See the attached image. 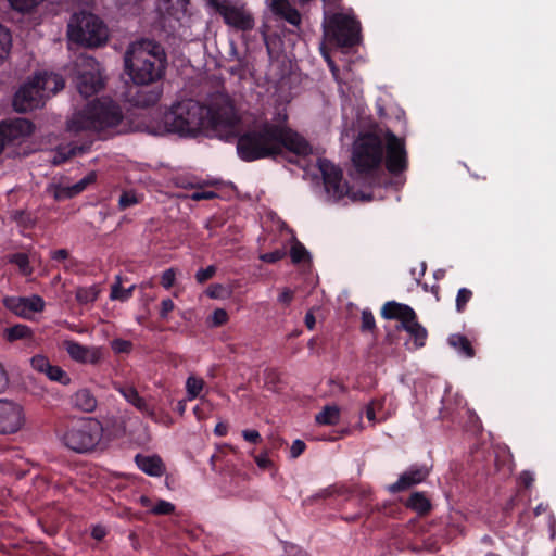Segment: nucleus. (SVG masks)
I'll list each match as a JSON object with an SVG mask.
<instances>
[{
	"label": "nucleus",
	"mask_w": 556,
	"mask_h": 556,
	"mask_svg": "<svg viewBox=\"0 0 556 556\" xmlns=\"http://www.w3.org/2000/svg\"><path fill=\"white\" fill-rule=\"evenodd\" d=\"M383 160V144L374 134L359 136L352 152L353 169L349 173L350 181L344 180L342 170L325 159H318L315 167L321 174L325 195L333 202L345 198L353 202H368L372 199L371 189L379 185V173Z\"/></svg>",
	"instance_id": "1"
},
{
	"label": "nucleus",
	"mask_w": 556,
	"mask_h": 556,
	"mask_svg": "<svg viewBox=\"0 0 556 556\" xmlns=\"http://www.w3.org/2000/svg\"><path fill=\"white\" fill-rule=\"evenodd\" d=\"M288 115L278 114L277 119L264 121L238 134L237 153L244 162L276 159L285 152L292 156L289 162L306 168V157L312 152L309 142L287 124Z\"/></svg>",
	"instance_id": "2"
},
{
	"label": "nucleus",
	"mask_w": 556,
	"mask_h": 556,
	"mask_svg": "<svg viewBox=\"0 0 556 556\" xmlns=\"http://www.w3.org/2000/svg\"><path fill=\"white\" fill-rule=\"evenodd\" d=\"M124 62L132 81L136 85L148 86L164 75L166 54L160 43L141 39L128 47Z\"/></svg>",
	"instance_id": "3"
},
{
	"label": "nucleus",
	"mask_w": 556,
	"mask_h": 556,
	"mask_svg": "<svg viewBox=\"0 0 556 556\" xmlns=\"http://www.w3.org/2000/svg\"><path fill=\"white\" fill-rule=\"evenodd\" d=\"M124 114L118 103L110 98L97 99L75 113L67 122V130L75 135L81 131L103 132L115 129Z\"/></svg>",
	"instance_id": "4"
},
{
	"label": "nucleus",
	"mask_w": 556,
	"mask_h": 556,
	"mask_svg": "<svg viewBox=\"0 0 556 556\" xmlns=\"http://www.w3.org/2000/svg\"><path fill=\"white\" fill-rule=\"evenodd\" d=\"M205 106V128L212 130L219 139L229 141L238 136L241 117L228 94H212Z\"/></svg>",
	"instance_id": "5"
},
{
	"label": "nucleus",
	"mask_w": 556,
	"mask_h": 556,
	"mask_svg": "<svg viewBox=\"0 0 556 556\" xmlns=\"http://www.w3.org/2000/svg\"><path fill=\"white\" fill-rule=\"evenodd\" d=\"M324 36L336 52L350 53L361 43V23L341 10L324 13Z\"/></svg>",
	"instance_id": "6"
},
{
	"label": "nucleus",
	"mask_w": 556,
	"mask_h": 556,
	"mask_svg": "<svg viewBox=\"0 0 556 556\" xmlns=\"http://www.w3.org/2000/svg\"><path fill=\"white\" fill-rule=\"evenodd\" d=\"M167 131L181 137H194L205 128V106L192 99L172 105L164 115Z\"/></svg>",
	"instance_id": "7"
},
{
	"label": "nucleus",
	"mask_w": 556,
	"mask_h": 556,
	"mask_svg": "<svg viewBox=\"0 0 556 556\" xmlns=\"http://www.w3.org/2000/svg\"><path fill=\"white\" fill-rule=\"evenodd\" d=\"M102 437V424L97 419L86 418L66 428L60 439L68 450L78 454H86L92 452L99 445Z\"/></svg>",
	"instance_id": "8"
},
{
	"label": "nucleus",
	"mask_w": 556,
	"mask_h": 556,
	"mask_svg": "<svg viewBox=\"0 0 556 556\" xmlns=\"http://www.w3.org/2000/svg\"><path fill=\"white\" fill-rule=\"evenodd\" d=\"M71 41L87 47H99L108 39V29L94 14L86 11L74 13L67 25Z\"/></svg>",
	"instance_id": "9"
},
{
	"label": "nucleus",
	"mask_w": 556,
	"mask_h": 556,
	"mask_svg": "<svg viewBox=\"0 0 556 556\" xmlns=\"http://www.w3.org/2000/svg\"><path fill=\"white\" fill-rule=\"evenodd\" d=\"M76 87L84 98L98 93L104 87L99 62L90 55H79L76 61Z\"/></svg>",
	"instance_id": "10"
},
{
	"label": "nucleus",
	"mask_w": 556,
	"mask_h": 556,
	"mask_svg": "<svg viewBox=\"0 0 556 556\" xmlns=\"http://www.w3.org/2000/svg\"><path fill=\"white\" fill-rule=\"evenodd\" d=\"M405 142L392 131L386 134V167L391 175H400L407 168Z\"/></svg>",
	"instance_id": "11"
},
{
	"label": "nucleus",
	"mask_w": 556,
	"mask_h": 556,
	"mask_svg": "<svg viewBox=\"0 0 556 556\" xmlns=\"http://www.w3.org/2000/svg\"><path fill=\"white\" fill-rule=\"evenodd\" d=\"M25 424L23 407L12 401L0 399V434L17 433Z\"/></svg>",
	"instance_id": "12"
},
{
	"label": "nucleus",
	"mask_w": 556,
	"mask_h": 556,
	"mask_svg": "<svg viewBox=\"0 0 556 556\" xmlns=\"http://www.w3.org/2000/svg\"><path fill=\"white\" fill-rule=\"evenodd\" d=\"M42 104L43 93L33 79L22 85L13 98V106L17 112H28Z\"/></svg>",
	"instance_id": "13"
},
{
	"label": "nucleus",
	"mask_w": 556,
	"mask_h": 556,
	"mask_svg": "<svg viewBox=\"0 0 556 556\" xmlns=\"http://www.w3.org/2000/svg\"><path fill=\"white\" fill-rule=\"evenodd\" d=\"M219 14L225 23L238 30L247 31L254 27V17L242 7L222 3L217 5Z\"/></svg>",
	"instance_id": "14"
},
{
	"label": "nucleus",
	"mask_w": 556,
	"mask_h": 556,
	"mask_svg": "<svg viewBox=\"0 0 556 556\" xmlns=\"http://www.w3.org/2000/svg\"><path fill=\"white\" fill-rule=\"evenodd\" d=\"M429 475L430 469L427 465H412L399 477L396 482L388 486V490L393 494L406 491L424 482L429 477Z\"/></svg>",
	"instance_id": "15"
},
{
	"label": "nucleus",
	"mask_w": 556,
	"mask_h": 556,
	"mask_svg": "<svg viewBox=\"0 0 556 556\" xmlns=\"http://www.w3.org/2000/svg\"><path fill=\"white\" fill-rule=\"evenodd\" d=\"M265 4L276 20L283 21L293 27L301 25V13L290 0H265Z\"/></svg>",
	"instance_id": "16"
},
{
	"label": "nucleus",
	"mask_w": 556,
	"mask_h": 556,
	"mask_svg": "<svg viewBox=\"0 0 556 556\" xmlns=\"http://www.w3.org/2000/svg\"><path fill=\"white\" fill-rule=\"evenodd\" d=\"M64 349L70 357L81 364H98L102 358V350L97 346H86L74 340L64 341Z\"/></svg>",
	"instance_id": "17"
},
{
	"label": "nucleus",
	"mask_w": 556,
	"mask_h": 556,
	"mask_svg": "<svg viewBox=\"0 0 556 556\" xmlns=\"http://www.w3.org/2000/svg\"><path fill=\"white\" fill-rule=\"evenodd\" d=\"M5 305L17 316L23 318H30L35 313L43 311L45 301L39 295H31L28 298L20 296L7 299Z\"/></svg>",
	"instance_id": "18"
},
{
	"label": "nucleus",
	"mask_w": 556,
	"mask_h": 556,
	"mask_svg": "<svg viewBox=\"0 0 556 556\" xmlns=\"http://www.w3.org/2000/svg\"><path fill=\"white\" fill-rule=\"evenodd\" d=\"M33 80L43 93V100L55 94L65 86L63 77L55 73H38L34 76Z\"/></svg>",
	"instance_id": "19"
},
{
	"label": "nucleus",
	"mask_w": 556,
	"mask_h": 556,
	"mask_svg": "<svg viewBox=\"0 0 556 556\" xmlns=\"http://www.w3.org/2000/svg\"><path fill=\"white\" fill-rule=\"evenodd\" d=\"M381 316L389 320H399L401 326L415 317V311L407 304L389 301L381 308Z\"/></svg>",
	"instance_id": "20"
},
{
	"label": "nucleus",
	"mask_w": 556,
	"mask_h": 556,
	"mask_svg": "<svg viewBox=\"0 0 556 556\" xmlns=\"http://www.w3.org/2000/svg\"><path fill=\"white\" fill-rule=\"evenodd\" d=\"M115 389L121 393V395L132 406H135L139 412L146 414L147 416L153 418L154 412L150 408L146 400L139 395L137 389L131 384L118 386Z\"/></svg>",
	"instance_id": "21"
},
{
	"label": "nucleus",
	"mask_w": 556,
	"mask_h": 556,
	"mask_svg": "<svg viewBox=\"0 0 556 556\" xmlns=\"http://www.w3.org/2000/svg\"><path fill=\"white\" fill-rule=\"evenodd\" d=\"M135 462L138 468L148 476L161 477L165 472L164 463L157 455L146 456L137 454Z\"/></svg>",
	"instance_id": "22"
},
{
	"label": "nucleus",
	"mask_w": 556,
	"mask_h": 556,
	"mask_svg": "<svg viewBox=\"0 0 556 556\" xmlns=\"http://www.w3.org/2000/svg\"><path fill=\"white\" fill-rule=\"evenodd\" d=\"M97 179V174L90 172L84 178L72 186H60L55 190V199L63 200L73 198L83 192L89 185L93 184Z\"/></svg>",
	"instance_id": "23"
},
{
	"label": "nucleus",
	"mask_w": 556,
	"mask_h": 556,
	"mask_svg": "<svg viewBox=\"0 0 556 556\" xmlns=\"http://www.w3.org/2000/svg\"><path fill=\"white\" fill-rule=\"evenodd\" d=\"M71 404L80 412L92 413L98 406V400L89 389L83 388L71 396Z\"/></svg>",
	"instance_id": "24"
},
{
	"label": "nucleus",
	"mask_w": 556,
	"mask_h": 556,
	"mask_svg": "<svg viewBox=\"0 0 556 556\" xmlns=\"http://www.w3.org/2000/svg\"><path fill=\"white\" fill-rule=\"evenodd\" d=\"M189 0H159L157 9L176 21H181L188 13Z\"/></svg>",
	"instance_id": "25"
},
{
	"label": "nucleus",
	"mask_w": 556,
	"mask_h": 556,
	"mask_svg": "<svg viewBox=\"0 0 556 556\" xmlns=\"http://www.w3.org/2000/svg\"><path fill=\"white\" fill-rule=\"evenodd\" d=\"M161 96L162 90L157 87H141L131 96L130 101L136 106L148 108L154 105Z\"/></svg>",
	"instance_id": "26"
},
{
	"label": "nucleus",
	"mask_w": 556,
	"mask_h": 556,
	"mask_svg": "<svg viewBox=\"0 0 556 556\" xmlns=\"http://www.w3.org/2000/svg\"><path fill=\"white\" fill-rule=\"evenodd\" d=\"M92 142V140H89L81 144L71 143L66 147L59 148L53 157V164L59 165L61 163H64L72 156L85 154L90 150Z\"/></svg>",
	"instance_id": "27"
},
{
	"label": "nucleus",
	"mask_w": 556,
	"mask_h": 556,
	"mask_svg": "<svg viewBox=\"0 0 556 556\" xmlns=\"http://www.w3.org/2000/svg\"><path fill=\"white\" fill-rule=\"evenodd\" d=\"M401 328L407 331L414 339V345L416 349L425 346L428 337V331L421 324L418 323L416 314L413 319H409V321L404 323L401 326Z\"/></svg>",
	"instance_id": "28"
},
{
	"label": "nucleus",
	"mask_w": 556,
	"mask_h": 556,
	"mask_svg": "<svg viewBox=\"0 0 556 556\" xmlns=\"http://www.w3.org/2000/svg\"><path fill=\"white\" fill-rule=\"evenodd\" d=\"M405 506L420 516L430 513L432 505L430 500L422 492H414L405 502Z\"/></svg>",
	"instance_id": "29"
},
{
	"label": "nucleus",
	"mask_w": 556,
	"mask_h": 556,
	"mask_svg": "<svg viewBox=\"0 0 556 556\" xmlns=\"http://www.w3.org/2000/svg\"><path fill=\"white\" fill-rule=\"evenodd\" d=\"M448 344L458 353L467 358H472L476 354L470 340L462 333H453L447 339Z\"/></svg>",
	"instance_id": "30"
},
{
	"label": "nucleus",
	"mask_w": 556,
	"mask_h": 556,
	"mask_svg": "<svg viewBox=\"0 0 556 556\" xmlns=\"http://www.w3.org/2000/svg\"><path fill=\"white\" fill-rule=\"evenodd\" d=\"M122 282H123L122 277L119 275H117L115 277V281L111 286L110 299L112 301L126 302L127 300H129L131 298L136 286L131 285L128 288H124L122 286Z\"/></svg>",
	"instance_id": "31"
},
{
	"label": "nucleus",
	"mask_w": 556,
	"mask_h": 556,
	"mask_svg": "<svg viewBox=\"0 0 556 556\" xmlns=\"http://www.w3.org/2000/svg\"><path fill=\"white\" fill-rule=\"evenodd\" d=\"M340 419V409L336 405H327L315 416V424L318 426L336 425Z\"/></svg>",
	"instance_id": "32"
},
{
	"label": "nucleus",
	"mask_w": 556,
	"mask_h": 556,
	"mask_svg": "<svg viewBox=\"0 0 556 556\" xmlns=\"http://www.w3.org/2000/svg\"><path fill=\"white\" fill-rule=\"evenodd\" d=\"M100 290L97 286L78 287L75 298L81 305L93 303L99 296Z\"/></svg>",
	"instance_id": "33"
},
{
	"label": "nucleus",
	"mask_w": 556,
	"mask_h": 556,
	"mask_svg": "<svg viewBox=\"0 0 556 556\" xmlns=\"http://www.w3.org/2000/svg\"><path fill=\"white\" fill-rule=\"evenodd\" d=\"M31 336V329L26 325H15L5 329V339L10 342L22 339H30Z\"/></svg>",
	"instance_id": "34"
},
{
	"label": "nucleus",
	"mask_w": 556,
	"mask_h": 556,
	"mask_svg": "<svg viewBox=\"0 0 556 556\" xmlns=\"http://www.w3.org/2000/svg\"><path fill=\"white\" fill-rule=\"evenodd\" d=\"M43 375H46L51 381L59 382L63 386H68L72 381L70 375L65 370H63L60 366L52 364L48 367Z\"/></svg>",
	"instance_id": "35"
},
{
	"label": "nucleus",
	"mask_w": 556,
	"mask_h": 556,
	"mask_svg": "<svg viewBox=\"0 0 556 556\" xmlns=\"http://www.w3.org/2000/svg\"><path fill=\"white\" fill-rule=\"evenodd\" d=\"M349 495H350V490L346 486L331 485L329 488L321 490L317 494H315V500H317L319 497L327 498V497H332V496H339V497H343L344 500H346L349 497Z\"/></svg>",
	"instance_id": "36"
},
{
	"label": "nucleus",
	"mask_w": 556,
	"mask_h": 556,
	"mask_svg": "<svg viewBox=\"0 0 556 556\" xmlns=\"http://www.w3.org/2000/svg\"><path fill=\"white\" fill-rule=\"evenodd\" d=\"M12 47V36L8 28L0 24V62L10 53Z\"/></svg>",
	"instance_id": "37"
},
{
	"label": "nucleus",
	"mask_w": 556,
	"mask_h": 556,
	"mask_svg": "<svg viewBox=\"0 0 556 556\" xmlns=\"http://www.w3.org/2000/svg\"><path fill=\"white\" fill-rule=\"evenodd\" d=\"M204 381L200 378L190 376L186 381L187 397L189 401L194 400L202 391Z\"/></svg>",
	"instance_id": "38"
},
{
	"label": "nucleus",
	"mask_w": 556,
	"mask_h": 556,
	"mask_svg": "<svg viewBox=\"0 0 556 556\" xmlns=\"http://www.w3.org/2000/svg\"><path fill=\"white\" fill-rule=\"evenodd\" d=\"M472 291L468 288H460L457 292L455 300V308L457 313H464L466 311L467 304L472 299Z\"/></svg>",
	"instance_id": "39"
},
{
	"label": "nucleus",
	"mask_w": 556,
	"mask_h": 556,
	"mask_svg": "<svg viewBox=\"0 0 556 556\" xmlns=\"http://www.w3.org/2000/svg\"><path fill=\"white\" fill-rule=\"evenodd\" d=\"M292 247L290 250V256L294 264L300 263L302 260L307 257L309 254L305 247L296 240L295 237H292Z\"/></svg>",
	"instance_id": "40"
},
{
	"label": "nucleus",
	"mask_w": 556,
	"mask_h": 556,
	"mask_svg": "<svg viewBox=\"0 0 556 556\" xmlns=\"http://www.w3.org/2000/svg\"><path fill=\"white\" fill-rule=\"evenodd\" d=\"M377 329L372 312L368 308L362 312L361 331L363 333L374 332Z\"/></svg>",
	"instance_id": "41"
},
{
	"label": "nucleus",
	"mask_w": 556,
	"mask_h": 556,
	"mask_svg": "<svg viewBox=\"0 0 556 556\" xmlns=\"http://www.w3.org/2000/svg\"><path fill=\"white\" fill-rule=\"evenodd\" d=\"M12 8L16 11H29L41 3L43 0H9Z\"/></svg>",
	"instance_id": "42"
},
{
	"label": "nucleus",
	"mask_w": 556,
	"mask_h": 556,
	"mask_svg": "<svg viewBox=\"0 0 556 556\" xmlns=\"http://www.w3.org/2000/svg\"><path fill=\"white\" fill-rule=\"evenodd\" d=\"M30 364L31 367L40 374H45L48 367L51 365L48 357L41 354L33 356L30 359Z\"/></svg>",
	"instance_id": "43"
},
{
	"label": "nucleus",
	"mask_w": 556,
	"mask_h": 556,
	"mask_svg": "<svg viewBox=\"0 0 556 556\" xmlns=\"http://www.w3.org/2000/svg\"><path fill=\"white\" fill-rule=\"evenodd\" d=\"M139 202L136 193L132 191H125L121 194L118 200V206L121 210H126Z\"/></svg>",
	"instance_id": "44"
},
{
	"label": "nucleus",
	"mask_w": 556,
	"mask_h": 556,
	"mask_svg": "<svg viewBox=\"0 0 556 556\" xmlns=\"http://www.w3.org/2000/svg\"><path fill=\"white\" fill-rule=\"evenodd\" d=\"M175 510V506L167 501L160 500L156 502V504L153 506L151 511L154 515H169Z\"/></svg>",
	"instance_id": "45"
},
{
	"label": "nucleus",
	"mask_w": 556,
	"mask_h": 556,
	"mask_svg": "<svg viewBox=\"0 0 556 556\" xmlns=\"http://www.w3.org/2000/svg\"><path fill=\"white\" fill-rule=\"evenodd\" d=\"M111 348L115 353H129L132 349V343L124 339H114L111 342Z\"/></svg>",
	"instance_id": "46"
},
{
	"label": "nucleus",
	"mask_w": 556,
	"mask_h": 556,
	"mask_svg": "<svg viewBox=\"0 0 556 556\" xmlns=\"http://www.w3.org/2000/svg\"><path fill=\"white\" fill-rule=\"evenodd\" d=\"M216 273V267L213 265L207 266L206 268H201L195 274V279L199 283H204L208 279H211Z\"/></svg>",
	"instance_id": "47"
},
{
	"label": "nucleus",
	"mask_w": 556,
	"mask_h": 556,
	"mask_svg": "<svg viewBox=\"0 0 556 556\" xmlns=\"http://www.w3.org/2000/svg\"><path fill=\"white\" fill-rule=\"evenodd\" d=\"M212 325L215 327L227 323L228 314L224 308H216L211 316Z\"/></svg>",
	"instance_id": "48"
},
{
	"label": "nucleus",
	"mask_w": 556,
	"mask_h": 556,
	"mask_svg": "<svg viewBox=\"0 0 556 556\" xmlns=\"http://www.w3.org/2000/svg\"><path fill=\"white\" fill-rule=\"evenodd\" d=\"M286 255H287V253H286L285 250L278 249V250H275L273 252H268V253L262 254L260 256V258L263 262H266V263H276V262L282 260Z\"/></svg>",
	"instance_id": "49"
},
{
	"label": "nucleus",
	"mask_w": 556,
	"mask_h": 556,
	"mask_svg": "<svg viewBox=\"0 0 556 556\" xmlns=\"http://www.w3.org/2000/svg\"><path fill=\"white\" fill-rule=\"evenodd\" d=\"M176 273L173 268L166 269L161 277V283L165 289L173 287L175 282Z\"/></svg>",
	"instance_id": "50"
},
{
	"label": "nucleus",
	"mask_w": 556,
	"mask_h": 556,
	"mask_svg": "<svg viewBox=\"0 0 556 556\" xmlns=\"http://www.w3.org/2000/svg\"><path fill=\"white\" fill-rule=\"evenodd\" d=\"M306 448V444L304 441L296 439L293 441L290 447V457L298 458Z\"/></svg>",
	"instance_id": "51"
},
{
	"label": "nucleus",
	"mask_w": 556,
	"mask_h": 556,
	"mask_svg": "<svg viewBox=\"0 0 556 556\" xmlns=\"http://www.w3.org/2000/svg\"><path fill=\"white\" fill-rule=\"evenodd\" d=\"M323 2V12H332L337 10H342L343 0H320Z\"/></svg>",
	"instance_id": "52"
},
{
	"label": "nucleus",
	"mask_w": 556,
	"mask_h": 556,
	"mask_svg": "<svg viewBox=\"0 0 556 556\" xmlns=\"http://www.w3.org/2000/svg\"><path fill=\"white\" fill-rule=\"evenodd\" d=\"M320 52L326 60L332 75L337 78L339 73V67L336 65L334 61L331 59L330 54L326 51V48L324 45L320 46Z\"/></svg>",
	"instance_id": "53"
},
{
	"label": "nucleus",
	"mask_w": 556,
	"mask_h": 556,
	"mask_svg": "<svg viewBox=\"0 0 556 556\" xmlns=\"http://www.w3.org/2000/svg\"><path fill=\"white\" fill-rule=\"evenodd\" d=\"M175 308V304L170 299H165L161 302L160 316L163 319L168 317V314L173 312Z\"/></svg>",
	"instance_id": "54"
},
{
	"label": "nucleus",
	"mask_w": 556,
	"mask_h": 556,
	"mask_svg": "<svg viewBox=\"0 0 556 556\" xmlns=\"http://www.w3.org/2000/svg\"><path fill=\"white\" fill-rule=\"evenodd\" d=\"M376 406L381 408L382 407V402L381 401H371L366 406L365 415H366V417H367V419L369 421H375L376 420Z\"/></svg>",
	"instance_id": "55"
},
{
	"label": "nucleus",
	"mask_w": 556,
	"mask_h": 556,
	"mask_svg": "<svg viewBox=\"0 0 556 556\" xmlns=\"http://www.w3.org/2000/svg\"><path fill=\"white\" fill-rule=\"evenodd\" d=\"M534 481V476L532 472L525 470L520 473L518 478V482L520 485H522L526 489H529Z\"/></svg>",
	"instance_id": "56"
},
{
	"label": "nucleus",
	"mask_w": 556,
	"mask_h": 556,
	"mask_svg": "<svg viewBox=\"0 0 556 556\" xmlns=\"http://www.w3.org/2000/svg\"><path fill=\"white\" fill-rule=\"evenodd\" d=\"M242 437L245 441L250 443H258L261 441V434L258 431L253 429H245L242 431Z\"/></svg>",
	"instance_id": "57"
},
{
	"label": "nucleus",
	"mask_w": 556,
	"mask_h": 556,
	"mask_svg": "<svg viewBox=\"0 0 556 556\" xmlns=\"http://www.w3.org/2000/svg\"><path fill=\"white\" fill-rule=\"evenodd\" d=\"M216 197L217 194L214 191H195L190 195L193 201L211 200Z\"/></svg>",
	"instance_id": "58"
},
{
	"label": "nucleus",
	"mask_w": 556,
	"mask_h": 556,
	"mask_svg": "<svg viewBox=\"0 0 556 556\" xmlns=\"http://www.w3.org/2000/svg\"><path fill=\"white\" fill-rule=\"evenodd\" d=\"M292 298H293V292L290 289L286 288L279 294L278 302L281 304L288 305L292 301Z\"/></svg>",
	"instance_id": "59"
},
{
	"label": "nucleus",
	"mask_w": 556,
	"mask_h": 556,
	"mask_svg": "<svg viewBox=\"0 0 556 556\" xmlns=\"http://www.w3.org/2000/svg\"><path fill=\"white\" fill-rule=\"evenodd\" d=\"M13 262L22 269L28 266V257L26 254L18 253L13 256Z\"/></svg>",
	"instance_id": "60"
},
{
	"label": "nucleus",
	"mask_w": 556,
	"mask_h": 556,
	"mask_svg": "<svg viewBox=\"0 0 556 556\" xmlns=\"http://www.w3.org/2000/svg\"><path fill=\"white\" fill-rule=\"evenodd\" d=\"M255 463L260 468L266 469L270 466L271 462L268 458L267 454H260L255 457Z\"/></svg>",
	"instance_id": "61"
},
{
	"label": "nucleus",
	"mask_w": 556,
	"mask_h": 556,
	"mask_svg": "<svg viewBox=\"0 0 556 556\" xmlns=\"http://www.w3.org/2000/svg\"><path fill=\"white\" fill-rule=\"evenodd\" d=\"M91 535L97 541H101L106 535V530L102 526H96L92 528Z\"/></svg>",
	"instance_id": "62"
},
{
	"label": "nucleus",
	"mask_w": 556,
	"mask_h": 556,
	"mask_svg": "<svg viewBox=\"0 0 556 556\" xmlns=\"http://www.w3.org/2000/svg\"><path fill=\"white\" fill-rule=\"evenodd\" d=\"M68 257V251L66 249H60L51 252V258L54 261H65Z\"/></svg>",
	"instance_id": "63"
},
{
	"label": "nucleus",
	"mask_w": 556,
	"mask_h": 556,
	"mask_svg": "<svg viewBox=\"0 0 556 556\" xmlns=\"http://www.w3.org/2000/svg\"><path fill=\"white\" fill-rule=\"evenodd\" d=\"M227 431H228V428L225 424L223 422H219L215 426V429H214V433L217 435V437H224L227 434Z\"/></svg>",
	"instance_id": "64"
}]
</instances>
